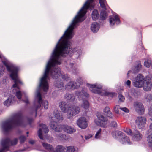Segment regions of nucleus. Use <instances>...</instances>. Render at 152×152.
I'll return each mask as SVG.
<instances>
[{"label":"nucleus","instance_id":"nucleus-5","mask_svg":"<svg viewBox=\"0 0 152 152\" xmlns=\"http://www.w3.org/2000/svg\"><path fill=\"white\" fill-rule=\"evenodd\" d=\"M50 125V127L56 132H59L62 130L69 134H72L75 132L76 130L66 125H59L56 121H51Z\"/></svg>","mask_w":152,"mask_h":152},{"label":"nucleus","instance_id":"nucleus-15","mask_svg":"<svg viewBox=\"0 0 152 152\" xmlns=\"http://www.w3.org/2000/svg\"><path fill=\"white\" fill-rule=\"evenodd\" d=\"M80 86V85H77L76 82L72 81L69 82L65 86V88L67 90L77 89Z\"/></svg>","mask_w":152,"mask_h":152},{"label":"nucleus","instance_id":"nucleus-22","mask_svg":"<svg viewBox=\"0 0 152 152\" xmlns=\"http://www.w3.org/2000/svg\"><path fill=\"white\" fill-rule=\"evenodd\" d=\"M53 114L55 118H56L55 120L56 121L58 122L63 120V117L60 115L58 110L57 109L55 110Z\"/></svg>","mask_w":152,"mask_h":152},{"label":"nucleus","instance_id":"nucleus-64","mask_svg":"<svg viewBox=\"0 0 152 152\" xmlns=\"http://www.w3.org/2000/svg\"><path fill=\"white\" fill-rule=\"evenodd\" d=\"M129 71L128 72L129 73Z\"/></svg>","mask_w":152,"mask_h":152},{"label":"nucleus","instance_id":"nucleus-56","mask_svg":"<svg viewBox=\"0 0 152 152\" xmlns=\"http://www.w3.org/2000/svg\"><path fill=\"white\" fill-rule=\"evenodd\" d=\"M37 96L38 98L42 97L41 94L40 92H39L37 94Z\"/></svg>","mask_w":152,"mask_h":152},{"label":"nucleus","instance_id":"nucleus-40","mask_svg":"<svg viewBox=\"0 0 152 152\" xmlns=\"http://www.w3.org/2000/svg\"><path fill=\"white\" fill-rule=\"evenodd\" d=\"M75 148L74 146H69L67 147L66 152H74Z\"/></svg>","mask_w":152,"mask_h":152},{"label":"nucleus","instance_id":"nucleus-45","mask_svg":"<svg viewBox=\"0 0 152 152\" xmlns=\"http://www.w3.org/2000/svg\"><path fill=\"white\" fill-rule=\"evenodd\" d=\"M56 136L58 138H60L62 140L65 139L66 137L65 134L61 133L57 134Z\"/></svg>","mask_w":152,"mask_h":152},{"label":"nucleus","instance_id":"nucleus-6","mask_svg":"<svg viewBox=\"0 0 152 152\" xmlns=\"http://www.w3.org/2000/svg\"><path fill=\"white\" fill-rule=\"evenodd\" d=\"M87 85L88 87H89V89L91 92L94 93L99 94L102 96L113 97L115 94V93L99 90L102 89V86L97 84H90L88 83Z\"/></svg>","mask_w":152,"mask_h":152},{"label":"nucleus","instance_id":"nucleus-58","mask_svg":"<svg viewBox=\"0 0 152 152\" xmlns=\"http://www.w3.org/2000/svg\"><path fill=\"white\" fill-rule=\"evenodd\" d=\"M73 65H74V63H70V66L71 68H72V66H73Z\"/></svg>","mask_w":152,"mask_h":152},{"label":"nucleus","instance_id":"nucleus-32","mask_svg":"<svg viewBox=\"0 0 152 152\" xmlns=\"http://www.w3.org/2000/svg\"><path fill=\"white\" fill-rule=\"evenodd\" d=\"M99 3L101 7L103 9L106 10V5L107 4L106 0H99Z\"/></svg>","mask_w":152,"mask_h":152},{"label":"nucleus","instance_id":"nucleus-52","mask_svg":"<svg viewBox=\"0 0 152 152\" xmlns=\"http://www.w3.org/2000/svg\"><path fill=\"white\" fill-rule=\"evenodd\" d=\"M27 120L29 124L31 126L33 121V119L32 118H28Z\"/></svg>","mask_w":152,"mask_h":152},{"label":"nucleus","instance_id":"nucleus-21","mask_svg":"<svg viewBox=\"0 0 152 152\" xmlns=\"http://www.w3.org/2000/svg\"><path fill=\"white\" fill-rule=\"evenodd\" d=\"M110 22L112 25H114L115 23L118 24L120 23V19L117 15L110 18Z\"/></svg>","mask_w":152,"mask_h":152},{"label":"nucleus","instance_id":"nucleus-4","mask_svg":"<svg viewBox=\"0 0 152 152\" xmlns=\"http://www.w3.org/2000/svg\"><path fill=\"white\" fill-rule=\"evenodd\" d=\"M3 64L6 66L7 70L10 73V76L12 79L14 80L15 83L13 85L14 88H17L20 90V88L19 84L22 85V81L19 79L18 73L19 68L16 66L13 65H9L7 61H2Z\"/></svg>","mask_w":152,"mask_h":152},{"label":"nucleus","instance_id":"nucleus-28","mask_svg":"<svg viewBox=\"0 0 152 152\" xmlns=\"http://www.w3.org/2000/svg\"><path fill=\"white\" fill-rule=\"evenodd\" d=\"M99 17V15L97 10H94L91 14V17L93 20L95 21L96 20L98 19Z\"/></svg>","mask_w":152,"mask_h":152},{"label":"nucleus","instance_id":"nucleus-2","mask_svg":"<svg viewBox=\"0 0 152 152\" xmlns=\"http://www.w3.org/2000/svg\"><path fill=\"white\" fill-rule=\"evenodd\" d=\"M23 123L22 114L18 113L14 115L10 119L3 122L2 128L5 132H7L17 127L22 126Z\"/></svg>","mask_w":152,"mask_h":152},{"label":"nucleus","instance_id":"nucleus-23","mask_svg":"<svg viewBox=\"0 0 152 152\" xmlns=\"http://www.w3.org/2000/svg\"><path fill=\"white\" fill-rule=\"evenodd\" d=\"M42 145L44 148L50 152H55V149L52 145L46 142L42 143Z\"/></svg>","mask_w":152,"mask_h":152},{"label":"nucleus","instance_id":"nucleus-60","mask_svg":"<svg viewBox=\"0 0 152 152\" xmlns=\"http://www.w3.org/2000/svg\"><path fill=\"white\" fill-rule=\"evenodd\" d=\"M77 81L78 82V81L77 80ZM79 83L80 84L81 83V81H80V82H79Z\"/></svg>","mask_w":152,"mask_h":152},{"label":"nucleus","instance_id":"nucleus-10","mask_svg":"<svg viewBox=\"0 0 152 152\" xmlns=\"http://www.w3.org/2000/svg\"><path fill=\"white\" fill-rule=\"evenodd\" d=\"M144 77L141 74H139L136 78L135 81L133 82V86L136 87L141 88L144 83Z\"/></svg>","mask_w":152,"mask_h":152},{"label":"nucleus","instance_id":"nucleus-35","mask_svg":"<svg viewBox=\"0 0 152 152\" xmlns=\"http://www.w3.org/2000/svg\"><path fill=\"white\" fill-rule=\"evenodd\" d=\"M54 85L56 87L58 88H60L61 89V88L64 87V83L61 80L56 81Z\"/></svg>","mask_w":152,"mask_h":152},{"label":"nucleus","instance_id":"nucleus-44","mask_svg":"<svg viewBox=\"0 0 152 152\" xmlns=\"http://www.w3.org/2000/svg\"><path fill=\"white\" fill-rule=\"evenodd\" d=\"M117 123L115 121H112L109 124L110 126L112 127H116L117 126Z\"/></svg>","mask_w":152,"mask_h":152},{"label":"nucleus","instance_id":"nucleus-25","mask_svg":"<svg viewBox=\"0 0 152 152\" xmlns=\"http://www.w3.org/2000/svg\"><path fill=\"white\" fill-rule=\"evenodd\" d=\"M121 137H122L120 142L123 144H131L132 143L130 142V140L129 137L125 135L124 134L123 136H120Z\"/></svg>","mask_w":152,"mask_h":152},{"label":"nucleus","instance_id":"nucleus-37","mask_svg":"<svg viewBox=\"0 0 152 152\" xmlns=\"http://www.w3.org/2000/svg\"><path fill=\"white\" fill-rule=\"evenodd\" d=\"M141 67V65L140 63H138L135 66V68L134 69L133 71L134 73H137L140 70Z\"/></svg>","mask_w":152,"mask_h":152},{"label":"nucleus","instance_id":"nucleus-36","mask_svg":"<svg viewBox=\"0 0 152 152\" xmlns=\"http://www.w3.org/2000/svg\"><path fill=\"white\" fill-rule=\"evenodd\" d=\"M7 141L4 140L3 142H1V145L2 147V149L0 150V152H3L5 150L8 149V146L6 145Z\"/></svg>","mask_w":152,"mask_h":152},{"label":"nucleus","instance_id":"nucleus-33","mask_svg":"<svg viewBox=\"0 0 152 152\" xmlns=\"http://www.w3.org/2000/svg\"><path fill=\"white\" fill-rule=\"evenodd\" d=\"M81 106L85 109H88L89 107V104L88 101L86 100H83Z\"/></svg>","mask_w":152,"mask_h":152},{"label":"nucleus","instance_id":"nucleus-59","mask_svg":"<svg viewBox=\"0 0 152 152\" xmlns=\"http://www.w3.org/2000/svg\"><path fill=\"white\" fill-rule=\"evenodd\" d=\"M85 138L86 139H89V138L88 136H85Z\"/></svg>","mask_w":152,"mask_h":152},{"label":"nucleus","instance_id":"nucleus-27","mask_svg":"<svg viewBox=\"0 0 152 152\" xmlns=\"http://www.w3.org/2000/svg\"><path fill=\"white\" fill-rule=\"evenodd\" d=\"M64 98L68 101L73 102L75 100V96L73 94L66 93L64 96Z\"/></svg>","mask_w":152,"mask_h":152},{"label":"nucleus","instance_id":"nucleus-17","mask_svg":"<svg viewBox=\"0 0 152 152\" xmlns=\"http://www.w3.org/2000/svg\"><path fill=\"white\" fill-rule=\"evenodd\" d=\"M59 106L61 110L64 113H65L66 112L67 113L68 109L69 107H71V106H69V104H68L67 102L65 101L61 102L59 104Z\"/></svg>","mask_w":152,"mask_h":152},{"label":"nucleus","instance_id":"nucleus-51","mask_svg":"<svg viewBox=\"0 0 152 152\" xmlns=\"http://www.w3.org/2000/svg\"><path fill=\"white\" fill-rule=\"evenodd\" d=\"M120 109L126 113H128L129 112V109L126 107L120 108Z\"/></svg>","mask_w":152,"mask_h":152},{"label":"nucleus","instance_id":"nucleus-49","mask_svg":"<svg viewBox=\"0 0 152 152\" xmlns=\"http://www.w3.org/2000/svg\"><path fill=\"white\" fill-rule=\"evenodd\" d=\"M148 114L151 117V120H152V103L150 108L149 109Z\"/></svg>","mask_w":152,"mask_h":152},{"label":"nucleus","instance_id":"nucleus-62","mask_svg":"<svg viewBox=\"0 0 152 152\" xmlns=\"http://www.w3.org/2000/svg\"><path fill=\"white\" fill-rule=\"evenodd\" d=\"M94 5L93 6H92V7L93 8H94Z\"/></svg>","mask_w":152,"mask_h":152},{"label":"nucleus","instance_id":"nucleus-41","mask_svg":"<svg viewBox=\"0 0 152 152\" xmlns=\"http://www.w3.org/2000/svg\"><path fill=\"white\" fill-rule=\"evenodd\" d=\"M15 96L18 99H20L22 98V94L20 91H18L16 92Z\"/></svg>","mask_w":152,"mask_h":152},{"label":"nucleus","instance_id":"nucleus-20","mask_svg":"<svg viewBox=\"0 0 152 152\" xmlns=\"http://www.w3.org/2000/svg\"><path fill=\"white\" fill-rule=\"evenodd\" d=\"M143 89L145 91H150L152 88V83L150 80H146L142 85Z\"/></svg>","mask_w":152,"mask_h":152},{"label":"nucleus","instance_id":"nucleus-13","mask_svg":"<svg viewBox=\"0 0 152 152\" xmlns=\"http://www.w3.org/2000/svg\"><path fill=\"white\" fill-rule=\"evenodd\" d=\"M77 123L78 126L82 129H85L87 127L88 123L84 117H81L79 118Z\"/></svg>","mask_w":152,"mask_h":152},{"label":"nucleus","instance_id":"nucleus-3","mask_svg":"<svg viewBox=\"0 0 152 152\" xmlns=\"http://www.w3.org/2000/svg\"><path fill=\"white\" fill-rule=\"evenodd\" d=\"M94 1V0H88L86 2L78 12L77 15L73 19L72 22L68 28L73 30L74 27L77 23L82 22L85 19L84 17L86 13V10L88 9L90 4L93 3Z\"/></svg>","mask_w":152,"mask_h":152},{"label":"nucleus","instance_id":"nucleus-30","mask_svg":"<svg viewBox=\"0 0 152 152\" xmlns=\"http://www.w3.org/2000/svg\"><path fill=\"white\" fill-rule=\"evenodd\" d=\"M111 134L113 137H116L117 136H123L124 133L120 131H114L112 132Z\"/></svg>","mask_w":152,"mask_h":152},{"label":"nucleus","instance_id":"nucleus-46","mask_svg":"<svg viewBox=\"0 0 152 152\" xmlns=\"http://www.w3.org/2000/svg\"><path fill=\"white\" fill-rule=\"evenodd\" d=\"M101 131V129H100L97 132L95 135V137L96 139L99 138L100 137V134Z\"/></svg>","mask_w":152,"mask_h":152},{"label":"nucleus","instance_id":"nucleus-63","mask_svg":"<svg viewBox=\"0 0 152 152\" xmlns=\"http://www.w3.org/2000/svg\"><path fill=\"white\" fill-rule=\"evenodd\" d=\"M1 58V55L0 54V58Z\"/></svg>","mask_w":152,"mask_h":152},{"label":"nucleus","instance_id":"nucleus-19","mask_svg":"<svg viewBox=\"0 0 152 152\" xmlns=\"http://www.w3.org/2000/svg\"><path fill=\"white\" fill-rule=\"evenodd\" d=\"M132 135L133 139L137 141L140 140L142 138V134L136 129L134 130Z\"/></svg>","mask_w":152,"mask_h":152},{"label":"nucleus","instance_id":"nucleus-61","mask_svg":"<svg viewBox=\"0 0 152 152\" xmlns=\"http://www.w3.org/2000/svg\"><path fill=\"white\" fill-rule=\"evenodd\" d=\"M29 132H26V134H29Z\"/></svg>","mask_w":152,"mask_h":152},{"label":"nucleus","instance_id":"nucleus-16","mask_svg":"<svg viewBox=\"0 0 152 152\" xmlns=\"http://www.w3.org/2000/svg\"><path fill=\"white\" fill-rule=\"evenodd\" d=\"M4 140H6L7 141L6 145L8 146V149H9L10 146L15 145L18 142V139L17 138H15L13 140H11L9 138H7L3 140L1 142H3Z\"/></svg>","mask_w":152,"mask_h":152},{"label":"nucleus","instance_id":"nucleus-24","mask_svg":"<svg viewBox=\"0 0 152 152\" xmlns=\"http://www.w3.org/2000/svg\"><path fill=\"white\" fill-rule=\"evenodd\" d=\"M42 145L44 148L50 152H55V149L52 145L46 142L42 143Z\"/></svg>","mask_w":152,"mask_h":152},{"label":"nucleus","instance_id":"nucleus-42","mask_svg":"<svg viewBox=\"0 0 152 152\" xmlns=\"http://www.w3.org/2000/svg\"><path fill=\"white\" fill-rule=\"evenodd\" d=\"M124 130V132L126 133L128 135H132L133 132H132V131L130 129L126 128Z\"/></svg>","mask_w":152,"mask_h":152},{"label":"nucleus","instance_id":"nucleus-34","mask_svg":"<svg viewBox=\"0 0 152 152\" xmlns=\"http://www.w3.org/2000/svg\"><path fill=\"white\" fill-rule=\"evenodd\" d=\"M65 148L61 145H58L55 149V152H65Z\"/></svg>","mask_w":152,"mask_h":152},{"label":"nucleus","instance_id":"nucleus-43","mask_svg":"<svg viewBox=\"0 0 152 152\" xmlns=\"http://www.w3.org/2000/svg\"><path fill=\"white\" fill-rule=\"evenodd\" d=\"M19 139L20 140V144L23 143L26 140V138L24 136L22 135L19 137Z\"/></svg>","mask_w":152,"mask_h":152},{"label":"nucleus","instance_id":"nucleus-11","mask_svg":"<svg viewBox=\"0 0 152 152\" xmlns=\"http://www.w3.org/2000/svg\"><path fill=\"white\" fill-rule=\"evenodd\" d=\"M134 106L136 111L140 115L142 114L144 112L145 109L143 104L140 102H134Z\"/></svg>","mask_w":152,"mask_h":152},{"label":"nucleus","instance_id":"nucleus-54","mask_svg":"<svg viewBox=\"0 0 152 152\" xmlns=\"http://www.w3.org/2000/svg\"><path fill=\"white\" fill-rule=\"evenodd\" d=\"M29 142L31 144H33L34 143L35 141L33 140H31L29 141Z\"/></svg>","mask_w":152,"mask_h":152},{"label":"nucleus","instance_id":"nucleus-31","mask_svg":"<svg viewBox=\"0 0 152 152\" xmlns=\"http://www.w3.org/2000/svg\"><path fill=\"white\" fill-rule=\"evenodd\" d=\"M43 102H42V97H39L38 98V103H39V104L36 106V108L35 109V116L36 117L37 115V109L39 108H40L41 107V104Z\"/></svg>","mask_w":152,"mask_h":152},{"label":"nucleus","instance_id":"nucleus-53","mask_svg":"<svg viewBox=\"0 0 152 152\" xmlns=\"http://www.w3.org/2000/svg\"><path fill=\"white\" fill-rule=\"evenodd\" d=\"M131 81L129 80H128L126 82V84L129 87H130Z\"/></svg>","mask_w":152,"mask_h":152},{"label":"nucleus","instance_id":"nucleus-9","mask_svg":"<svg viewBox=\"0 0 152 152\" xmlns=\"http://www.w3.org/2000/svg\"><path fill=\"white\" fill-rule=\"evenodd\" d=\"M146 121L147 120L145 117L138 116L137 118L135 123L139 129H142L145 127Z\"/></svg>","mask_w":152,"mask_h":152},{"label":"nucleus","instance_id":"nucleus-55","mask_svg":"<svg viewBox=\"0 0 152 152\" xmlns=\"http://www.w3.org/2000/svg\"><path fill=\"white\" fill-rule=\"evenodd\" d=\"M23 101L27 104H28L29 103V101L28 99H26L25 100H23Z\"/></svg>","mask_w":152,"mask_h":152},{"label":"nucleus","instance_id":"nucleus-38","mask_svg":"<svg viewBox=\"0 0 152 152\" xmlns=\"http://www.w3.org/2000/svg\"><path fill=\"white\" fill-rule=\"evenodd\" d=\"M107 14L105 11H101L100 15V17L101 20H104L106 19Z\"/></svg>","mask_w":152,"mask_h":152},{"label":"nucleus","instance_id":"nucleus-47","mask_svg":"<svg viewBox=\"0 0 152 152\" xmlns=\"http://www.w3.org/2000/svg\"><path fill=\"white\" fill-rule=\"evenodd\" d=\"M42 103L44 108L47 109L48 108V102L47 101H45Z\"/></svg>","mask_w":152,"mask_h":152},{"label":"nucleus","instance_id":"nucleus-48","mask_svg":"<svg viewBox=\"0 0 152 152\" xmlns=\"http://www.w3.org/2000/svg\"><path fill=\"white\" fill-rule=\"evenodd\" d=\"M119 101L121 102L124 101L125 98L122 94H119L118 96Z\"/></svg>","mask_w":152,"mask_h":152},{"label":"nucleus","instance_id":"nucleus-29","mask_svg":"<svg viewBox=\"0 0 152 152\" xmlns=\"http://www.w3.org/2000/svg\"><path fill=\"white\" fill-rule=\"evenodd\" d=\"M110 110V108L108 107L107 106L104 108V112L106 114L108 117L112 118L113 115Z\"/></svg>","mask_w":152,"mask_h":152},{"label":"nucleus","instance_id":"nucleus-12","mask_svg":"<svg viewBox=\"0 0 152 152\" xmlns=\"http://www.w3.org/2000/svg\"><path fill=\"white\" fill-rule=\"evenodd\" d=\"M39 126L40 127L38 131V136L41 139H43V137L42 136V131L45 133H48L49 131V129L44 124H40L39 125Z\"/></svg>","mask_w":152,"mask_h":152},{"label":"nucleus","instance_id":"nucleus-57","mask_svg":"<svg viewBox=\"0 0 152 152\" xmlns=\"http://www.w3.org/2000/svg\"><path fill=\"white\" fill-rule=\"evenodd\" d=\"M1 68H2V69H3L2 71H0V74H1L2 73L3 74V72H4V70L3 69V67L2 66L1 67Z\"/></svg>","mask_w":152,"mask_h":152},{"label":"nucleus","instance_id":"nucleus-14","mask_svg":"<svg viewBox=\"0 0 152 152\" xmlns=\"http://www.w3.org/2000/svg\"><path fill=\"white\" fill-rule=\"evenodd\" d=\"M75 94L78 96V98L80 99H83L84 96L86 97H88L89 96L87 90L85 89H83L81 91H76Z\"/></svg>","mask_w":152,"mask_h":152},{"label":"nucleus","instance_id":"nucleus-1","mask_svg":"<svg viewBox=\"0 0 152 152\" xmlns=\"http://www.w3.org/2000/svg\"><path fill=\"white\" fill-rule=\"evenodd\" d=\"M73 30L68 28L58 41L54 50L51 59L48 61L44 73L41 78L39 87L44 91L47 92L48 89V85L47 79L49 78V72L53 79H57L61 76L64 80L68 81L69 77L67 74L63 75L58 67L55 66L59 65L60 62L58 61L60 57H65L69 53L70 49V42L69 40L73 37Z\"/></svg>","mask_w":152,"mask_h":152},{"label":"nucleus","instance_id":"nucleus-39","mask_svg":"<svg viewBox=\"0 0 152 152\" xmlns=\"http://www.w3.org/2000/svg\"><path fill=\"white\" fill-rule=\"evenodd\" d=\"M151 59H148L144 62V65L147 68H149L151 65Z\"/></svg>","mask_w":152,"mask_h":152},{"label":"nucleus","instance_id":"nucleus-18","mask_svg":"<svg viewBox=\"0 0 152 152\" xmlns=\"http://www.w3.org/2000/svg\"><path fill=\"white\" fill-rule=\"evenodd\" d=\"M15 96H10L8 99L4 102V104L7 107H8L15 102Z\"/></svg>","mask_w":152,"mask_h":152},{"label":"nucleus","instance_id":"nucleus-50","mask_svg":"<svg viewBox=\"0 0 152 152\" xmlns=\"http://www.w3.org/2000/svg\"><path fill=\"white\" fill-rule=\"evenodd\" d=\"M119 107L118 105H116L114 108V111L117 113H119L118 108Z\"/></svg>","mask_w":152,"mask_h":152},{"label":"nucleus","instance_id":"nucleus-8","mask_svg":"<svg viewBox=\"0 0 152 152\" xmlns=\"http://www.w3.org/2000/svg\"><path fill=\"white\" fill-rule=\"evenodd\" d=\"M80 110V108L77 106H71L68 109L67 118L69 119H71L73 116L78 114Z\"/></svg>","mask_w":152,"mask_h":152},{"label":"nucleus","instance_id":"nucleus-26","mask_svg":"<svg viewBox=\"0 0 152 152\" xmlns=\"http://www.w3.org/2000/svg\"><path fill=\"white\" fill-rule=\"evenodd\" d=\"M99 25L96 22L93 23L91 26V29L93 32H97L99 29Z\"/></svg>","mask_w":152,"mask_h":152},{"label":"nucleus","instance_id":"nucleus-7","mask_svg":"<svg viewBox=\"0 0 152 152\" xmlns=\"http://www.w3.org/2000/svg\"><path fill=\"white\" fill-rule=\"evenodd\" d=\"M96 116L99 121L96 120L95 123L97 125L105 127L106 126V122L108 120L107 118L105 116L104 114L101 112L98 113Z\"/></svg>","mask_w":152,"mask_h":152}]
</instances>
